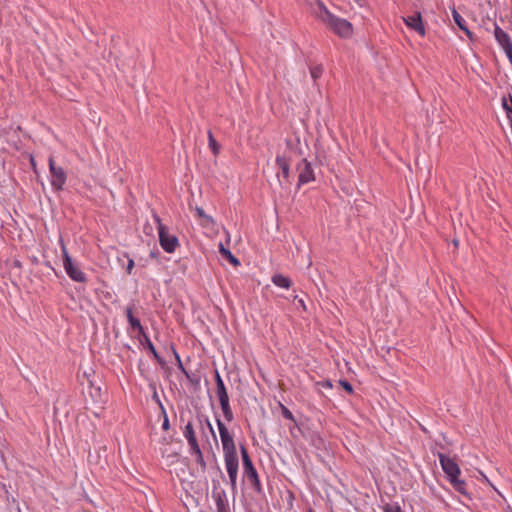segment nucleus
<instances>
[{
    "instance_id": "1",
    "label": "nucleus",
    "mask_w": 512,
    "mask_h": 512,
    "mask_svg": "<svg viewBox=\"0 0 512 512\" xmlns=\"http://www.w3.org/2000/svg\"><path fill=\"white\" fill-rule=\"evenodd\" d=\"M311 8L314 16L333 33L342 38L352 36V24L348 20L331 13L322 1L314 0V3H311Z\"/></svg>"
},
{
    "instance_id": "2",
    "label": "nucleus",
    "mask_w": 512,
    "mask_h": 512,
    "mask_svg": "<svg viewBox=\"0 0 512 512\" xmlns=\"http://www.w3.org/2000/svg\"><path fill=\"white\" fill-rule=\"evenodd\" d=\"M154 219L157 223L159 243L162 249L167 253H173L179 246L178 238L171 234L168 228L162 224L161 219L155 215Z\"/></svg>"
},
{
    "instance_id": "3",
    "label": "nucleus",
    "mask_w": 512,
    "mask_h": 512,
    "mask_svg": "<svg viewBox=\"0 0 512 512\" xmlns=\"http://www.w3.org/2000/svg\"><path fill=\"white\" fill-rule=\"evenodd\" d=\"M63 254V267L67 275L76 282H86V275L81 271L79 266L72 261L64 244L61 245Z\"/></svg>"
},
{
    "instance_id": "4",
    "label": "nucleus",
    "mask_w": 512,
    "mask_h": 512,
    "mask_svg": "<svg viewBox=\"0 0 512 512\" xmlns=\"http://www.w3.org/2000/svg\"><path fill=\"white\" fill-rule=\"evenodd\" d=\"M225 468L229 478V484L233 494L237 490V476L239 468L238 455H224Z\"/></svg>"
},
{
    "instance_id": "5",
    "label": "nucleus",
    "mask_w": 512,
    "mask_h": 512,
    "mask_svg": "<svg viewBox=\"0 0 512 512\" xmlns=\"http://www.w3.org/2000/svg\"><path fill=\"white\" fill-rule=\"evenodd\" d=\"M217 427L219 430L224 455H236L237 451L233 437L220 419H217Z\"/></svg>"
},
{
    "instance_id": "6",
    "label": "nucleus",
    "mask_w": 512,
    "mask_h": 512,
    "mask_svg": "<svg viewBox=\"0 0 512 512\" xmlns=\"http://www.w3.org/2000/svg\"><path fill=\"white\" fill-rule=\"evenodd\" d=\"M49 169L52 186L57 190L61 189L66 181V173L63 168L57 166L51 158L49 159Z\"/></svg>"
},
{
    "instance_id": "7",
    "label": "nucleus",
    "mask_w": 512,
    "mask_h": 512,
    "mask_svg": "<svg viewBox=\"0 0 512 512\" xmlns=\"http://www.w3.org/2000/svg\"><path fill=\"white\" fill-rule=\"evenodd\" d=\"M494 36H495V39L497 40L498 44L504 50L510 63L512 64V41H511L509 35L506 32H504L500 27L495 26Z\"/></svg>"
},
{
    "instance_id": "8",
    "label": "nucleus",
    "mask_w": 512,
    "mask_h": 512,
    "mask_svg": "<svg viewBox=\"0 0 512 512\" xmlns=\"http://www.w3.org/2000/svg\"><path fill=\"white\" fill-rule=\"evenodd\" d=\"M439 461L441 467L449 480H455L456 477L460 474V468L458 464L451 458L447 457L444 454H439Z\"/></svg>"
},
{
    "instance_id": "9",
    "label": "nucleus",
    "mask_w": 512,
    "mask_h": 512,
    "mask_svg": "<svg viewBox=\"0 0 512 512\" xmlns=\"http://www.w3.org/2000/svg\"><path fill=\"white\" fill-rule=\"evenodd\" d=\"M212 497L218 512H227L228 499L226 492L219 487V482L213 481Z\"/></svg>"
},
{
    "instance_id": "10",
    "label": "nucleus",
    "mask_w": 512,
    "mask_h": 512,
    "mask_svg": "<svg viewBox=\"0 0 512 512\" xmlns=\"http://www.w3.org/2000/svg\"><path fill=\"white\" fill-rule=\"evenodd\" d=\"M404 23L410 28L416 31L419 35L425 36V27L422 22L420 13H414L403 18Z\"/></svg>"
},
{
    "instance_id": "11",
    "label": "nucleus",
    "mask_w": 512,
    "mask_h": 512,
    "mask_svg": "<svg viewBox=\"0 0 512 512\" xmlns=\"http://www.w3.org/2000/svg\"><path fill=\"white\" fill-rule=\"evenodd\" d=\"M298 172H299V184H306L312 180H314V172L311 167V164L306 160L303 159L298 164Z\"/></svg>"
},
{
    "instance_id": "12",
    "label": "nucleus",
    "mask_w": 512,
    "mask_h": 512,
    "mask_svg": "<svg viewBox=\"0 0 512 512\" xmlns=\"http://www.w3.org/2000/svg\"><path fill=\"white\" fill-rule=\"evenodd\" d=\"M217 397L220 402V406L224 415V418L230 422L233 420V412L229 404V396L227 390H217Z\"/></svg>"
},
{
    "instance_id": "13",
    "label": "nucleus",
    "mask_w": 512,
    "mask_h": 512,
    "mask_svg": "<svg viewBox=\"0 0 512 512\" xmlns=\"http://www.w3.org/2000/svg\"><path fill=\"white\" fill-rule=\"evenodd\" d=\"M276 163L280 169V172L277 173V177L280 184L282 185L283 181L288 182L289 180V164L283 156H277Z\"/></svg>"
},
{
    "instance_id": "14",
    "label": "nucleus",
    "mask_w": 512,
    "mask_h": 512,
    "mask_svg": "<svg viewBox=\"0 0 512 512\" xmlns=\"http://www.w3.org/2000/svg\"><path fill=\"white\" fill-rule=\"evenodd\" d=\"M244 474L247 477L248 481L257 489H260V480L257 474L256 469L254 468L253 463L243 466Z\"/></svg>"
},
{
    "instance_id": "15",
    "label": "nucleus",
    "mask_w": 512,
    "mask_h": 512,
    "mask_svg": "<svg viewBox=\"0 0 512 512\" xmlns=\"http://www.w3.org/2000/svg\"><path fill=\"white\" fill-rule=\"evenodd\" d=\"M183 435L186 438L190 448H197L199 445L196 439L195 431L191 422H188L183 430Z\"/></svg>"
},
{
    "instance_id": "16",
    "label": "nucleus",
    "mask_w": 512,
    "mask_h": 512,
    "mask_svg": "<svg viewBox=\"0 0 512 512\" xmlns=\"http://www.w3.org/2000/svg\"><path fill=\"white\" fill-rule=\"evenodd\" d=\"M126 316L131 328L138 333H144V329L140 323V320L133 316L131 307L126 308Z\"/></svg>"
},
{
    "instance_id": "17",
    "label": "nucleus",
    "mask_w": 512,
    "mask_h": 512,
    "mask_svg": "<svg viewBox=\"0 0 512 512\" xmlns=\"http://www.w3.org/2000/svg\"><path fill=\"white\" fill-rule=\"evenodd\" d=\"M219 252L220 254L227 259L232 265L238 266L240 265L239 260L231 253L229 249H227L223 243L219 244Z\"/></svg>"
},
{
    "instance_id": "18",
    "label": "nucleus",
    "mask_w": 512,
    "mask_h": 512,
    "mask_svg": "<svg viewBox=\"0 0 512 512\" xmlns=\"http://www.w3.org/2000/svg\"><path fill=\"white\" fill-rule=\"evenodd\" d=\"M272 282L277 287L284 288V289H288L291 285L290 279L282 274H275L272 277Z\"/></svg>"
},
{
    "instance_id": "19",
    "label": "nucleus",
    "mask_w": 512,
    "mask_h": 512,
    "mask_svg": "<svg viewBox=\"0 0 512 512\" xmlns=\"http://www.w3.org/2000/svg\"><path fill=\"white\" fill-rule=\"evenodd\" d=\"M452 16H453L454 22L458 25V27L461 30L465 31L467 33V35H470L471 33L465 25V20L455 9H453V11H452Z\"/></svg>"
},
{
    "instance_id": "20",
    "label": "nucleus",
    "mask_w": 512,
    "mask_h": 512,
    "mask_svg": "<svg viewBox=\"0 0 512 512\" xmlns=\"http://www.w3.org/2000/svg\"><path fill=\"white\" fill-rule=\"evenodd\" d=\"M502 107L506 111L507 117L511 120L512 119V97H503L502 98Z\"/></svg>"
},
{
    "instance_id": "21",
    "label": "nucleus",
    "mask_w": 512,
    "mask_h": 512,
    "mask_svg": "<svg viewBox=\"0 0 512 512\" xmlns=\"http://www.w3.org/2000/svg\"><path fill=\"white\" fill-rule=\"evenodd\" d=\"M190 451H191L192 455L196 456V462L204 467L205 466V461H204L203 454L201 452V449H200L199 445L197 446L196 449L195 448H190Z\"/></svg>"
},
{
    "instance_id": "22",
    "label": "nucleus",
    "mask_w": 512,
    "mask_h": 512,
    "mask_svg": "<svg viewBox=\"0 0 512 512\" xmlns=\"http://www.w3.org/2000/svg\"><path fill=\"white\" fill-rule=\"evenodd\" d=\"M208 139H209V147L211 148L213 154H215V155L218 154L220 146L218 145V143L214 139V137H213L211 132L208 133Z\"/></svg>"
},
{
    "instance_id": "23",
    "label": "nucleus",
    "mask_w": 512,
    "mask_h": 512,
    "mask_svg": "<svg viewBox=\"0 0 512 512\" xmlns=\"http://www.w3.org/2000/svg\"><path fill=\"white\" fill-rule=\"evenodd\" d=\"M323 73V67L322 66H314L310 68V74L311 77L316 80L318 79Z\"/></svg>"
},
{
    "instance_id": "24",
    "label": "nucleus",
    "mask_w": 512,
    "mask_h": 512,
    "mask_svg": "<svg viewBox=\"0 0 512 512\" xmlns=\"http://www.w3.org/2000/svg\"><path fill=\"white\" fill-rule=\"evenodd\" d=\"M454 488L459 491L460 493H464V486L465 482L460 480L458 477L455 478V480H450Z\"/></svg>"
},
{
    "instance_id": "25",
    "label": "nucleus",
    "mask_w": 512,
    "mask_h": 512,
    "mask_svg": "<svg viewBox=\"0 0 512 512\" xmlns=\"http://www.w3.org/2000/svg\"><path fill=\"white\" fill-rule=\"evenodd\" d=\"M215 380H216V391L217 390H225L226 389L224 381L221 378V376H220L218 371H216Z\"/></svg>"
},
{
    "instance_id": "26",
    "label": "nucleus",
    "mask_w": 512,
    "mask_h": 512,
    "mask_svg": "<svg viewBox=\"0 0 512 512\" xmlns=\"http://www.w3.org/2000/svg\"><path fill=\"white\" fill-rule=\"evenodd\" d=\"M215 380H216V391L217 390H225L226 389L224 381L221 378V376H220L218 371H216Z\"/></svg>"
},
{
    "instance_id": "27",
    "label": "nucleus",
    "mask_w": 512,
    "mask_h": 512,
    "mask_svg": "<svg viewBox=\"0 0 512 512\" xmlns=\"http://www.w3.org/2000/svg\"><path fill=\"white\" fill-rule=\"evenodd\" d=\"M241 456H242L243 466L252 463V461L247 453V450L243 446L241 447Z\"/></svg>"
},
{
    "instance_id": "28",
    "label": "nucleus",
    "mask_w": 512,
    "mask_h": 512,
    "mask_svg": "<svg viewBox=\"0 0 512 512\" xmlns=\"http://www.w3.org/2000/svg\"><path fill=\"white\" fill-rule=\"evenodd\" d=\"M383 512H402L397 504H386L383 507Z\"/></svg>"
},
{
    "instance_id": "29",
    "label": "nucleus",
    "mask_w": 512,
    "mask_h": 512,
    "mask_svg": "<svg viewBox=\"0 0 512 512\" xmlns=\"http://www.w3.org/2000/svg\"><path fill=\"white\" fill-rule=\"evenodd\" d=\"M281 412H282V415H283L284 418H286L288 420H291V421H294V416L291 413V411L287 407L282 405V404H281Z\"/></svg>"
},
{
    "instance_id": "30",
    "label": "nucleus",
    "mask_w": 512,
    "mask_h": 512,
    "mask_svg": "<svg viewBox=\"0 0 512 512\" xmlns=\"http://www.w3.org/2000/svg\"><path fill=\"white\" fill-rule=\"evenodd\" d=\"M161 408H162V412H163V415H164V420H163V423H162V429L163 430H168L170 428L169 419H168L167 414L165 412V409L163 408L162 405H161Z\"/></svg>"
},
{
    "instance_id": "31",
    "label": "nucleus",
    "mask_w": 512,
    "mask_h": 512,
    "mask_svg": "<svg viewBox=\"0 0 512 512\" xmlns=\"http://www.w3.org/2000/svg\"><path fill=\"white\" fill-rule=\"evenodd\" d=\"M147 346H148V349L151 351V353L153 354V356L156 358V359H159V355L154 347V345L152 344V342L147 339Z\"/></svg>"
},
{
    "instance_id": "32",
    "label": "nucleus",
    "mask_w": 512,
    "mask_h": 512,
    "mask_svg": "<svg viewBox=\"0 0 512 512\" xmlns=\"http://www.w3.org/2000/svg\"><path fill=\"white\" fill-rule=\"evenodd\" d=\"M133 268H134V260L129 258L128 259V263H127V266H126V272L130 275L132 274V271H133Z\"/></svg>"
},
{
    "instance_id": "33",
    "label": "nucleus",
    "mask_w": 512,
    "mask_h": 512,
    "mask_svg": "<svg viewBox=\"0 0 512 512\" xmlns=\"http://www.w3.org/2000/svg\"><path fill=\"white\" fill-rule=\"evenodd\" d=\"M341 386L348 392L352 393L353 388L352 385L347 381H340Z\"/></svg>"
},
{
    "instance_id": "34",
    "label": "nucleus",
    "mask_w": 512,
    "mask_h": 512,
    "mask_svg": "<svg viewBox=\"0 0 512 512\" xmlns=\"http://www.w3.org/2000/svg\"><path fill=\"white\" fill-rule=\"evenodd\" d=\"M196 212H197V214H198L200 217H203V218H206V219H208V220H211V217L207 216V215L205 214V212H204V210H203L202 208L197 207V208H196Z\"/></svg>"
},
{
    "instance_id": "35",
    "label": "nucleus",
    "mask_w": 512,
    "mask_h": 512,
    "mask_svg": "<svg viewBox=\"0 0 512 512\" xmlns=\"http://www.w3.org/2000/svg\"><path fill=\"white\" fill-rule=\"evenodd\" d=\"M483 477H484L485 481L493 487V489L498 493V495H499L500 497H502L504 501H506V498L504 497V495H503L499 490H497V489H496V487H494V486L490 483V481L488 480V478H487L486 476H484V475H483Z\"/></svg>"
},
{
    "instance_id": "36",
    "label": "nucleus",
    "mask_w": 512,
    "mask_h": 512,
    "mask_svg": "<svg viewBox=\"0 0 512 512\" xmlns=\"http://www.w3.org/2000/svg\"><path fill=\"white\" fill-rule=\"evenodd\" d=\"M205 422H206L210 432L212 433L213 437L215 438V432H214V429H213V426H212L211 422L209 421V419H205Z\"/></svg>"
},
{
    "instance_id": "37",
    "label": "nucleus",
    "mask_w": 512,
    "mask_h": 512,
    "mask_svg": "<svg viewBox=\"0 0 512 512\" xmlns=\"http://www.w3.org/2000/svg\"><path fill=\"white\" fill-rule=\"evenodd\" d=\"M175 356H176V358H177L179 368H180L184 373H186V370L184 369V367H183V365H182V362H181V360H180L179 355H178L177 353H175Z\"/></svg>"
},
{
    "instance_id": "38",
    "label": "nucleus",
    "mask_w": 512,
    "mask_h": 512,
    "mask_svg": "<svg viewBox=\"0 0 512 512\" xmlns=\"http://www.w3.org/2000/svg\"><path fill=\"white\" fill-rule=\"evenodd\" d=\"M175 356H176V358H177L179 368H180L184 373H186V370L184 369V367H183V365H182V362H181V360H180L179 355H178L177 353H175Z\"/></svg>"
},
{
    "instance_id": "39",
    "label": "nucleus",
    "mask_w": 512,
    "mask_h": 512,
    "mask_svg": "<svg viewBox=\"0 0 512 512\" xmlns=\"http://www.w3.org/2000/svg\"><path fill=\"white\" fill-rule=\"evenodd\" d=\"M506 512H512V507L510 504L506 505Z\"/></svg>"
},
{
    "instance_id": "40",
    "label": "nucleus",
    "mask_w": 512,
    "mask_h": 512,
    "mask_svg": "<svg viewBox=\"0 0 512 512\" xmlns=\"http://www.w3.org/2000/svg\"><path fill=\"white\" fill-rule=\"evenodd\" d=\"M299 303H300V305H302L303 307H305V305H304V301H303L302 299H299Z\"/></svg>"
},
{
    "instance_id": "41",
    "label": "nucleus",
    "mask_w": 512,
    "mask_h": 512,
    "mask_svg": "<svg viewBox=\"0 0 512 512\" xmlns=\"http://www.w3.org/2000/svg\"><path fill=\"white\" fill-rule=\"evenodd\" d=\"M29 161L32 164V154L29 155Z\"/></svg>"
},
{
    "instance_id": "42",
    "label": "nucleus",
    "mask_w": 512,
    "mask_h": 512,
    "mask_svg": "<svg viewBox=\"0 0 512 512\" xmlns=\"http://www.w3.org/2000/svg\"><path fill=\"white\" fill-rule=\"evenodd\" d=\"M310 512H313V511H310Z\"/></svg>"
}]
</instances>
